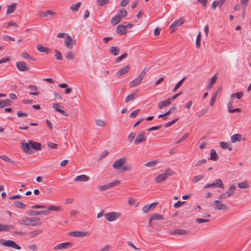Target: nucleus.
<instances>
[{
  "label": "nucleus",
  "instance_id": "obj_1",
  "mask_svg": "<svg viewBox=\"0 0 251 251\" xmlns=\"http://www.w3.org/2000/svg\"><path fill=\"white\" fill-rule=\"evenodd\" d=\"M174 174V172L172 170L170 169H168L165 171L164 173L157 176L155 179V181L156 183L162 182L166 179L169 176H171L173 175Z\"/></svg>",
  "mask_w": 251,
  "mask_h": 251
},
{
  "label": "nucleus",
  "instance_id": "obj_2",
  "mask_svg": "<svg viewBox=\"0 0 251 251\" xmlns=\"http://www.w3.org/2000/svg\"><path fill=\"white\" fill-rule=\"evenodd\" d=\"M38 218L36 217L33 218H28L26 217L25 219H22L19 223L23 225L26 226H34L37 225L36 221L38 220Z\"/></svg>",
  "mask_w": 251,
  "mask_h": 251
},
{
  "label": "nucleus",
  "instance_id": "obj_3",
  "mask_svg": "<svg viewBox=\"0 0 251 251\" xmlns=\"http://www.w3.org/2000/svg\"><path fill=\"white\" fill-rule=\"evenodd\" d=\"M145 74L146 72L145 71H143L137 78H135L133 80L130 82L129 84V87L133 88L140 84L145 76Z\"/></svg>",
  "mask_w": 251,
  "mask_h": 251
},
{
  "label": "nucleus",
  "instance_id": "obj_4",
  "mask_svg": "<svg viewBox=\"0 0 251 251\" xmlns=\"http://www.w3.org/2000/svg\"><path fill=\"white\" fill-rule=\"evenodd\" d=\"M210 187L216 188L219 187L222 189L224 188V186L222 180L220 178L217 179L214 182L212 183H208L206 184L204 187L203 189H207Z\"/></svg>",
  "mask_w": 251,
  "mask_h": 251
},
{
  "label": "nucleus",
  "instance_id": "obj_5",
  "mask_svg": "<svg viewBox=\"0 0 251 251\" xmlns=\"http://www.w3.org/2000/svg\"><path fill=\"white\" fill-rule=\"evenodd\" d=\"M213 204L214 207L216 209L224 210H227L228 209V206L226 204L223 203L219 200H215L213 201Z\"/></svg>",
  "mask_w": 251,
  "mask_h": 251
},
{
  "label": "nucleus",
  "instance_id": "obj_6",
  "mask_svg": "<svg viewBox=\"0 0 251 251\" xmlns=\"http://www.w3.org/2000/svg\"><path fill=\"white\" fill-rule=\"evenodd\" d=\"M120 181H119L118 180H115L113 182H110L107 184L99 186V189L100 191H105V190H108L110 188H111L114 187L115 186L119 184L120 183Z\"/></svg>",
  "mask_w": 251,
  "mask_h": 251
},
{
  "label": "nucleus",
  "instance_id": "obj_7",
  "mask_svg": "<svg viewBox=\"0 0 251 251\" xmlns=\"http://www.w3.org/2000/svg\"><path fill=\"white\" fill-rule=\"evenodd\" d=\"M120 216V213L114 212H109L104 214L105 218L109 222H113L117 220Z\"/></svg>",
  "mask_w": 251,
  "mask_h": 251
},
{
  "label": "nucleus",
  "instance_id": "obj_8",
  "mask_svg": "<svg viewBox=\"0 0 251 251\" xmlns=\"http://www.w3.org/2000/svg\"><path fill=\"white\" fill-rule=\"evenodd\" d=\"M16 66L20 71L22 72L27 71L30 69L29 66L24 61L17 62Z\"/></svg>",
  "mask_w": 251,
  "mask_h": 251
},
{
  "label": "nucleus",
  "instance_id": "obj_9",
  "mask_svg": "<svg viewBox=\"0 0 251 251\" xmlns=\"http://www.w3.org/2000/svg\"><path fill=\"white\" fill-rule=\"evenodd\" d=\"M184 22V21L183 18H180L179 19L175 21L174 23L172 24L170 26V28L172 29L171 33L175 31L176 30V28L177 26H181Z\"/></svg>",
  "mask_w": 251,
  "mask_h": 251
},
{
  "label": "nucleus",
  "instance_id": "obj_10",
  "mask_svg": "<svg viewBox=\"0 0 251 251\" xmlns=\"http://www.w3.org/2000/svg\"><path fill=\"white\" fill-rule=\"evenodd\" d=\"M126 160L125 158L118 159L113 163L112 166L115 169H120L122 166L126 163Z\"/></svg>",
  "mask_w": 251,
  "mask_h": 251
},
{
  "label": "nucleus",
  "instance_id": "obj_11",
  "mask_svg": "<svg viewBox=\"0 0 251 251\" xmlns=\"http://www.w3.org/2000/svg\"><path fill=\"white\" fill-rule=\"evenodd\" d=\"M146 137L145 133L144 131H141L135 138L134 140V144L136 145L139 144L141 142L145 141Z\"/></svg>",
  "mask_w": 251,
  "mask_h": 251
},
{
  "label": "nucleus",
  "instance_id": "obj_12",
  "mask_svg": "<svg viewBox=\"0 0 251 251\" xmlns=\"http://www.w3.org/2000/svg\"><path fill=\"white\" fill-rule=\"evenodd\" d=\"M22 149L24 150V151L25 152H27L29 154H31L33 153V150L31 148L30 144H29V142L28 143L23 142L22 143Z\"/></svg>",
  "mask_w": 251,
  "mask_h": 251
},
{
  "label": "nucleus",
  "instance_id": "obj_13",
  "mask_svg": "<svg viewBox=\"0 0 251 251\" xmlns=\"http://www.w3.org/2000/svg\"><path fill=\"white\" fill-rule=\"evenodd\" d=\"M65 45L69 49H72L75 41H73L72 37L67 35L65 40Z\"/></svg>",
  "mask_w": 251,
  "mask_h": 251
},
{
  "label": "nucleus",
  "instance_id": "obj_14",
  "mask_svg": "<svg viewBox=\"0 0 251 251\" xmlns=\"http://www.w3.org/2000/svg\"><path fill=\"white\" fill-rule=\"evenodd\" d=\"M71 236L77 237H82L88 235L89 234L88 232L83 231H75L70 233Z\"/></svg>",
  "mask_w": 251,
  "mask_h": 251
},
{
  "label": "nucleus",
  "instance_id": "obj_15",
  "mask_svg": "<svg viewBox=\"0 0 251 251\" xmlns=\"http://www.w3.org/2000/svg\"><path fill=\"white\" fill-rule=\"evenodd\" d=\"M71 246L70 242H64L57 245L53 248L54 250H61L67 249L68 247Z\"/></svg>",
  "mask_w": 251,
  "mask_h": 251
},
{
  "label": "nucleus",
  "instance_id": "obj_16",
  "mask_svg": "<svg viewBox=\"0 0 251 251\" xmlns=\"http://www.w3.org/2000/svg\"><path fill=\"white\" fill-rule=\"evenodd\" d=\"M117 32L120 35H125L127 32V26L123 25H120L117 26Z\"/></svg>",
  "mask_w": 251,
  "mask_h": 251
},
{
  "label": "nucleus",
  "instance_id": "obj_17",
  "mask_svg": "<svg viewBox=\"0 0 251 251\" xmlns=\"http://www.w3.org/2000/svg\"><path fill=\"white\" fill-rule=\"evenodd\" d=\"M52 107L56 111L60 113L62 115L64 116L68 115V114L65 111L62 109V106L60 104L55 103L53 105Z\"/></svg>",
  "mask_w": 251,
  "mask_h": 251
},
{
  "label": "nucleus",
  "instance_id": "obj_18",
  "mask_svg": "<svg viewBox=\"0 0 251 251\" xmlns=\"http://www.w3.org/2000/svg\"><path fill=\"white\" fill-rule=\"evenodd\" d=\"M171 103V100L168 99L165 100L160 101L158 103L157 105L159 109H161L164 107L167 106Z\"/></svg>",
  "mask_w": 251,
  "mask_h": 251
},
{
  "label": "nucleus",
  "instance_id": "obj_19",
  "mask_svg": "<svg viewBox=\"0 0 251 251\" xmlns=\"http://www.w3.org/2000/svg\"><path fill=\"white\" fill-rule=\"evenodd\" d=\"M29 144L31 145V148L35 150H41V144L40 143L36 142L32 140H29Z\"/></svg>",
  "mask_w": 251,
  "mask_h": 251
},
{
  "label": "nucleus",
  "instance_id": "obj_20",
  "mask_svg": "<svg viewBox=\"0 0 251 251\" xmlns=\"http://www.w3.org/2000/svg\"><path fill=\"white\" fill-rule=\"evenodd\" d=\"M11 100L8 99L0 100V108H3L5 107L10 106L11 104Z\"/></svg>",
  "mask_w": 251,
  "mask_h": 251
},
{
  "label": "nucleus",
  "instance_id": "obj_21",
  "mask_svg": "<svg viewBox=\"0 0 251 251\" xmlns=\"http://www.w3.org/2000/svg\"><path fill=\"white\" fill-rule=\"evenodd\" d=\"M89 177L88 176L85 175H82L75 177L74 180V181L85 182L89 180Z\"/></svg>",
  "mask_w": 251,
  "mask_h": 251
},
{
  "label": "nucleus",
  "instance_id": "obj_22",
  "mask_svg": "<svg viewBox=\"0 0 251 251\" xmlns=\"http://www.w3.org/2000/svg\"><path fill=\"white\" fill-rule=\"evenodd\" d=\"M129 70V66H126L123 68L121 69L119 71L116 73V75L118 76H121L123 75H125L126 73L128 72Z\"/></svg>",
  "mask_w": 251,
  "mask_h": 251
},
{
  "label": "nucleus",
  "instance_id": "obj_23",
  "mask_svg": "<svg viewBox=\"0 0 251 251\" xmlns=\"http://www.w3.org/2000/svg\"><path fill=\"white\" fill-rule=\"evenodd\" d=\"M17 3H13L7 6L6 13L7 14L13 13L16 9Z\"/></svg>",
  "mask_w": 251,
  "mask_h": 251
},
{
  "label": "nucleus",
  "instance_id": "obj_24",
  "mask_svg": "<svg viewBox=\"0 0 251 251\" xmlns=\"http://www.w3.org/2000/svg\"><path fill=\"white\" fill-rule=\"evenodd\" d=\"M49 212L48 211H37L35 210H31L30 211V215L32 216H36V215H47L48 214Z\"/></svg>",
  "mask_w": 251,
  "mask_h": 251
},
{
  "label": "nucleus",
  "instance_id": "obj_25",
  "mask_svg": "<svg viewBox=\"0 0 251 251\" xmlns=\"http://www.w3.org/2000/svg\"><path fill=\"white\" fill-rule=\"evenodd\" d=\"M120 49L117 47H112L110 48V52L111 54L117 56L119 54Z\"/></svg>",
  "mask_w": 251,
  "mask_h": 251
},
{
  "label": "nucleus",
  "instance_id": "obj_26",
  "mask_svg": "<svg viewBox=\"0 0 251 251\" xmlns=\"http://www.w3.org/2000/svg\"><path fill=\"white\" fill-rule=\"evenodd\" d=\"M163 219V218L162 217V215L159 214H157V213H155L154 214H153L151 219H150V224L151 225V222L152 220H162Z\"/></svg>",
  "mask_w": 251,
  "mask_h": 251
},
{
  "label": "nucleus",
  "instance_id": "obj_27",
  "mask_svg": "<svg viewBox=\"0 0 251 251\" xmlns=\"http://www.w3.org/2000/svg\"><path fill=\"white\" fill-rule=\"evenodd\" d=\"M242 135L239 134H235L231 137V141L232 143H235L237 141H240Z\"/></svg>",
  "mask_w": 251,
  "mask_h": 251
},
{
  "label": "nucleus",
  "instance_id": "obj_28",
  "mask_svg": "<svg viewBox=\"0 0 251 251\" xmlns=\"http://www.w3.org/2000/svg\"><path fill=\"white\" fill-rule=\"evenodd\" d=\"M36 48L37 50L41 52H45L47 54H48L49 52L50 49L46 48L45 47H43L42 46H41L40 45H37L36 46Z\"/></svg>",
  "mask_w": 251,
  "mask_h": 251
},
{
  "label": "nucleus",
  "instance_id": "obj_29",
  "mask_svg": "<svg viewBox=\"0 0 251 251\" xmlns=\"http://www.w3.org/2000/svg\"><path fill=\"white\" fill-rule=\"evenodd\" d=\"M43 232L42 230L41 229H37L34 231H30L28 233L29 236L33 238L38 235H39L40 233H41Z\"/></svg>",
  "mask_w": 251,
  "mask_h": 251
},
{
  "label": "nucleus",
  "instance_id": "obj_30",
  "mask_svg": "<svg viewBox=\"0 0 251 251\" xmlns=\"http://www.w3.org/2000/svg\"><path fill=\"white\" fill-rule=\"evenodd\" d=\"M28 88L30 90L33 92H30V94L32 95L38 96L39 95V93L38 92H35L37 90V87L36 85H31L28 86Z\"/></svg>",
  "mask_w": 251,
  "mask_h": 251
},
{
  "label": "nucleus",
  "instance_id": "obj_31",
  "mask_svg": "<svg viewBox=\"0 0 251 251\" xmlns=\"http://www.w3.org/2000/svg\"><path fill=\"white\" fill-rule=\"evenodd\" d=\"M1 231H9L14 229V227L13 225H2Z\"/></svg>",
  "mask_w": 251,
  "mask_h": 251
},
{
  "label": "nucleus",
  "instance_id": "obj_32",
  "mask_svg": "<svg viewBox=\"0 0 251 251\" xmlns=\"http://www.w3.org/2000/svg\"><path fill=\"white\" fill-rule=\"evenodd\" d=\"M236 189V186L235 185L232 184V185H230L229 188L227 190L226 193L227 195H228L229 197H230L234 194V190Z\"/></svg>",
  "mask_w": 251,
  "mask_h": 251
},
{
  "label": "nucleus",
  "instance_id": "obj_33",
  "mask_svg": "<svg viewBox=\"0 0 251 251\" xmlns=\"http://www.w3.org/2000/svg\"><path fill=\"white\" fill-rule=\"evenodd\" d=\"M121 21V18L120 17V16L118 15H116L111 19V23L114 25L120 23Z\"/></svg>",
  "mask_w": 251,
  "mask_h": 251
},
{
  "label": "nucleus",
  "instance_id": "obj_34",
  "mask_svg": "<svg viewBox=\"0 0 251 251\" xmlns=\"http://www.w3.org/2000/svg\"><path fill=\"white\" fill-rule=\"evenodd\" d=\"M136 93H132L130 95H128L125 99V102H128L130 100H133L136 98Z\"/></svg>",
  "mask_w": 251,
  "mask_h": 251
},
{
  "label": "nucleus",
  "instance_id": "obj_35",
  "mask_svg": "<svg viewBox=\"0 0 251 251\" xmlns=\"http://www.w3.org/2000/svg\"><path fill=\"white\" fill-rule=\"evenodd\" d=\"M209 159H211L214 161L218 159L217 154L214 150H211L210 151V157Z\"/></svg>",
  "mask_w": 251,
  "mask_h": 251
},
{
  "label": "nucleus",
  "instance_id": "obj_36",
  "mask_svg": "<svg viewBox=\"0 0 251 251\" xmlns=\"http://www.w3.org/2000/svg\"><path fill=\"white\" fill-rule=\"evenodd\" d=\"M172 233L173 234L185 235L187 233V231L182 229H176L173 231Z\"/></svg>",
  "mask_w": 251,
  "mask_h": 251
},
{
  "label": "nucleus",
  "instance_id": "obj_37",
  "mask_svg": "<svg viewBox=\"0 0 251 251\" xmlns=\"http://www.w3.org/2000/svg\"><path fill=\"white\" fill-rule=\"evenodd\" d=\"M14 204L15 206L18 208L25 209V205L24 203H23L22 202H21L20 201H15L14 202Z\"/></svg>",
  "mask_w": 251,
  "mask_h": 251
},
{
  "label": "nucleus",
  "instance_id": "obj_38",
  "mask_svg": "<svg viewBox=\"0 0 251 251\" xmlns=\"http://www.w3.org/2000/svg\"><path fill=\"white\" fill-rule=\"evenodd\" d=\"M186 79V77L184 76L183 77V78L180 80L176 85V86H175V87L173 89V92H176L177 89H178L180 86L182 85V84L183 83V82L185 81V80Z\"/></svg>",
  "mask_w": 251,
  "mask_h": 251
},
{
  "label": "nucleus",
  "instance_id": "obj_39",
  "mask_svg": "<svg viewBox=\"0 0 251 251\" xmlns=\"http://www.w3.org/2000/svg\"><path fill=\"white\" fill-rule=\"evenodd\" d=\"M220 147L224 149H229V151H231L232 148L229 146V144L227 143L224 142H221L220 143Z\"/></svg>",
  "mask_w": 251,
  "mask_h": 251
},
{
  "label": "nucleus",
  "instance_id": "obj_40",
  "mask_svg": "<svg viewBox=\"0 0 251 251\" xmlns=\"http://www.w3.org/2000/svg\"><path fill=\"white\" fill-rule=\"evenodd\" d=\"M75 56V53L73 51H68L65 54V57L67 59L73 60Z\"/></svg>",
  "mask_w": 251,
  "mask_h": 251
},
{
  "label": "nucleus",
  "instance_id": "obj_41",
  "mask_svg": "<svg viewBox=\"0 0 251 251\" xmlns=\"http://www.w3.org/2000/svg\"><path fill=\"white\" fill-rule=\"evenodd\" d=\"M217 80V77L216 75H214L211 79L210 83L207 86V89L209 90L211 89L213 87L215 83L216 82Z\"/></svg>",
  "mask_w": 251,
  "mask_h": 251
},
{
  "label": "nucleus",
  "instance_id": "obj_42",
  "mask_svg": "<svg viewBox=\"0 0 251 251\" xmlns=\"http://www.w3.org/2000/svg\"><path fill=\"white\" fill-rule=\"evenodd\" d=\"M157 162V160H152V161H149V162H147L145 164V165L146 167L152 168V167H154L156 165Z\"/></svg>",
  "mask_w": 251,
  "mask_h": 251
},
{
  "label": "nucleus",
  "instance_id": "obj_43",
  "mask_svg": "<svg viewBox=\"0 0 251 251\" xmlns=\"http://www.w3.org/2000/svg\"><path fill=\"white\" fill-rule=\"evenodd\" d=\"M81 2H78L77 3H75L74 4H73L71 7H70V9L72 10V11H76L78 10V8L80 7V6L81 5Z\"/></svg>",
  "mask_w": 251,
  "mask_h": 251
},
{
  "label": "nucleus",
  "instance_id": "obj_44",
  "mask_svg": "<svg viewBox=\"0 0 251 251\" xmlns=\"http://www.w3.org/2000/svg\"><path fill=\"white\" fill-rule=\"evenodd\" d=\"M204 178V176L203 175H198L194 176L192 179V182L193 183H196L200 181V180L203 179Z\"/></svg>",
  "mask_w": 251,
  "mask_h": 251
},
{
  "label": "nucleus",
  "instance_id": "obj_45",
  "mask_svg": "<svg viewBox=\"0 0 251 251\" xmlns=\"http://www.w3.org/2000/svg\"><path fill=\"white\" fill-rule=\"evenodd\" d=\"M13 241H14L11 240H6L5 241H4V240L0 241V242H1V245L8 247H10L11 246Z\"/></svg>",
  "mask_w": 251,
  "mask_h": 251
},
{
  "label": "nucleus",
  "instance_id": "obj_46",
  "mask_svg": "<svg viewBox=\"0 0 251 251\" xmlns=\"http://www.w3.org/2000/svg\"><path fill=\"white\" fill-rule=\"evenodd\" d=\"M243 96V93L242 92H239L236 93L232 94L231 95L232 98H237L238 99H240Z\"/></svg>",
  "mask_w": 251,
  "mask_h": 251
},
{
  "label": "nucleus",
  "instance_id": "obj_47",
  "mask_svg": "<svg viewBox=\"0 0 251 251\" xmlns=\"http://www.w3.org/2000/svg\"><path fill=\"white\" fill-rule=\"evenodd\" d=\"M48 210L51 211H60L61 210V208L58 206L55 205H50L47 207Z\"/></svg>",
  "mask_w": 251,
  "mask_h": 251
},
{
  "label": "nucleus",
  "instance_id": "obj_48",
  "mask_svg": "<svg viewBox=\"0 0 251 251\" xmlns=\"http://www.w3.org/2000/svg\"><path fill=\"white\" fill-rule=\"evenodd\" d=\"M238 187L240 188L245 189L249 187V185L247 181H243L238 183Z\"/></svg>",
  "mask_w": 251,
  "mask_h": 251
},
{
  "label": "nucleus",
  "instance_id": "obj_49",
  "mask_svg": "<svg viewBox=\"0 0 251 251\" xmlns=\"http://www.w3.org/2000/svg\"><path fill=\"white\" fill-rule=\"evenodd\" d=\"M201 33L200 32L197 36L196 39V47L199 48L201 46Z\"/></svg>",
  "mask_w": 251,
  "mask_h": 251
},
{
  "label": "nucleus",
  "instance_id": "obj_50",
  "mask_svg": "<svg viewBox=\"0 0 251 251\" xmlns=\"http://www.w3.org/2000/svg\"><path fill=\"white\" fill-rule=\"evenodd\" d=\"M54 52L55 56L56 58V59L58 60H61L62 59V56L61 52L57 50H55Z\"/></svg>",
  "mask_w": 251,
  "mask_h": 251
},
{
  "label": "nucleus",
  "instance_id": "obj_51",
  "mask_svg": "<svg viewBox=\"0 0 251 251\" xmlns=\"http://www.w3.org/2000/svg\"><path fill=\"white\" fill-rule=\"evenodd\" d=\"M96 124L98 126L102 127L104 126L105 125V123L104 121L100 119L97 120L96 121Z\"/></svg>",
  "mask_w": 251,
  "mask_h": 251
},
{
  "label": "nucleus",
  "instance_id": "obj_52",
  "mask_svg": "<svg viewBox=\"0 0 251 251\" xmlns=\"http://www.w3.org/2000/svg\"><path fill=\"white\" fill-rule=\"evenodd\" d=\"M189 134L186 133L181 138H180L179 139H178L176 143V144H178L184 140H185L186 139H187L189 136Z\"/></svg>",
  "mask_w": 251,
  "mask_h": 251
},
{
  "label": "nucleus",
  "instance_id": "obj_53",
  "mask_svg": "<svg viewBox=\"0 0 251 251\" xmlns=\"http://www.w3.org/2000/svg\"><path fill=\"white\" fill-rule=\"evenodd\" d=\"M21 55L24 58H29L30 60H34V58L30 56L27 52H24L22 53Z\"/></svg>",
  "mask_w": 251,
  "mask_h": 251
},
{
  "label": "nucleus",
  "instance_id": "obj_54",
  "mask_svg": "<svg viewBox=\"0 0 251 251\" xmlns=\"http://www.w3.org/2000/svg\"><path fill=\"white\" fill-rule=\"evenodd\" d=\"M127 55H128V54H127V53L126 52L124 53L123 54H122V55L116 58V62H120L123 59H124L127 56Z\"/></svg>",
  "mask_w": 251,
  "mask_h": 251
},
{
  "label": "nucleus",
  "instance_id": "obj_55",
  "mask_svg": "<svg viewBox=\"0 0 251 251\" xmlns=\"http://www.w3.org/2000/svg\"><path fill=\"white\" fill-rule=\"evenodd\" d=\"M151 209V206H150L149 204H147L143 207L142 211L144 213H147Z\"/></svg>",
  "mask_w": 251,
  "mask_h": 251
},
{
  "label": "nucleus",
  "instance_id": "obj_56",
  "mask_svg": "<svg viewBox=\"0 0 251 251\" xmlns=\"http://www.w3.org/2000/svg\"><path fill=\"white\" fill-rule=\"evenodd\" d=\"M109 0H97V3L100 6H103L108 3Z\"/></svg>",
  "mask_w": 251,
  "mask_h": 251
},
{
  "label": "nucleus",
  "instance_id": "obj_57",
  "mask_svg": "<svg viewBox=\"0 0 251 251\" xmlns=\"http://www.w3.org/2000/svg\"><path fill=\"white\" fill-rule=\"evenodd\" d=\"M136 135L135 132H131L128 136V140L129 142H131Z\"/></svg>",
  "mask_w": 251,
  "mask_h": 251
},
{
  "label": "nucleus",
  "instance_id": "obj_58",
  "mask_svg": "<svg viewBox=\"0 0 251 251\" xmlns=\"http://www.w3.org/2000/svg\"><path fill=\"white\" fill-rule=\"evenodd\" d=\"M216 99H217V94H214L212 96V97L210 100V104L211 106H212L214 105V104L216 100Z\"/></svg>",
  "mask_w": 251,
  "mask_h": 251
},
{
  "label": "nucleus",
  "instance_id": "obj_59",
  "mask_svg": "<svg viewBox=\"0 0 251 251\" xmlns=\"http://www.w3.org/2000/svg\"><path fill=\"white\" fill-rule=\"evenodd\" d=\"M140 109H137L136 110H135V111H133V112H132L130 114V118H135L137 116V115H138V113L140 111Z\"/></svg>",
  "mask_w": 251,
  "mask_h": 251
},
{
  "label": "nucleus",
  "instance_id": "obj_60",
  "mask_svg": "<svg viewBox=\"0 0 251 251\" xmlns=\"http://www.w3.org/2000/svg\"><path fill=\"white\" fill-rule=\"evenodd\" d=\"M127 15V12L126 10H121L119 12V16L122 19L124 17H125Z\"/></svg>",
  "mask_w": 251,
  "mask_h": 251
},
{
  "label": "nucleus",
  "instance_id": "obj_61",
  "mask_svg": "<svg viewBox=\"0 0 251 251\" xmlns=\"http://www.w3.org/2000/svg\"><path fill=\"white\" fill-rule=\"evenodd\" d=\"M109 153V152L107 151H103L100 155L99 159H101L102 158L106 157Z\"/></svg>",
  "mask_w": 251,
  "mask_h": 251
},
{
  "label": "nucleus",
  "instance_id": "obj_62",
  "mask_svg": "<svg viewBox=\"0 0 251 251\" xmlns=\"http://www.w3.org/2000/svg\"><path fill=\"white\" fill-rule=\"evenodd\" d=\"M185 201H178L174 204V207L175 208H178L182 206L184 203H185Z\"/></svg>",
  "mask_w": 251,
  "mask_h": 251
},
{
  "label": "nucleus",
  "instance_id": "obj_63",
  "mask_svg": "<svg viewBox=\"0 0 251 251\" xmlns=\"http://www.w3.org/2000/svg\"><path fill=\"white\" fill-rule=\"evenodd\" d=\"M196 221L198 222L199 224H201V223H206L209 221L208 219H201V218H196Z\"/></svg>",
  "mask_w": 251,
  "mask_h": 251
},
{
  "label": "nucleus",
  "instance_id": "obj_64",
  "mask_svg": "<svg viewBox=\"0 0 251 251\" xmlns=\"http://www.w3.org/2000/svg\"><path fill=\"white\" fill-rule=\"evenodd\" d=\"M228 195H227L226 193L222 194L219 196V198L220 200L226 199L229 198Z\"/></svg>",
  "mask_w": 251,
  "mask_h": 251
}]
</instances>
